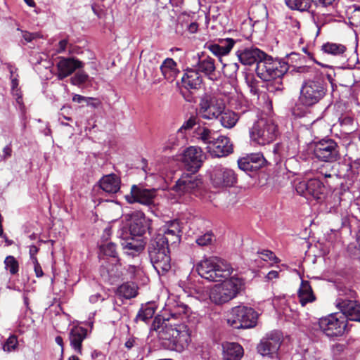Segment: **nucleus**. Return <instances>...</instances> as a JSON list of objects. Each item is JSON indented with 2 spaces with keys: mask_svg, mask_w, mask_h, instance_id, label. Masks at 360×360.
I'll return each mask as SVG.
<instances>
[{
  "mask_svg": "<svg viewBox=\"0 0 360 360\" xmlns=\"http://www.w3.org/2000/svg\"><path fill=\"white\" fill-rule=\"evenodd\" d=\"M238 68L239 66L236 63L225 64L223 67V73L226 77L230 79H235L238 70Z\"/></svg>",
  "mask_w": 360,
  "mask_h": 360,
  "instance_id": "nucleus-43",
  "label": "nucleus"
},
{
  "mask_svg": "<svg viewBox=\"0 0 360 360\" xmlns=\"http://www.w3.org/2000/svg\"><path fill=\"white\" fill-rule=\"evenodd\" d=\"M91 6L94 15H96L98 18H101L103 11L101 8V6L98 4L93 3L91 4Z\"/></svg>",
  "mask_w": 360,
  "mask_h": 360,
  "instance_id": "nucleus-54",
  "label": "nucleus"
},
{
  "mask_svg": "<svg viewBox=\"0 0 360 360\" xmlns=\"http://www.w3.org/2000/svg\"><path fill=\"white\" fill-rule=\"evenodd\" d=\"M176 65L177 63L172 58H167L162 65V70L167 71V74L178 75L179 70L175 68Z\"/></svg>",
  "mask_w": 360,
  "mask_h": 360,
  "instance_id": "nucleus-44",
  "label": "nucleus"
},
{
  "mask_svg": "<svg viewBox=\"0 0 360 360\" xmlns=\"http://www.w3.org/2000/svg\"><path fill=\"white\" fill-rule=\"evenodd\" d=\"M104 300L100 293L91 295L89 298V302L92 304L97 302L98 300L103 301Z\"/></svg>",
  "mask_w": 360,
  "mask_h": 360,
  "instance_id": "nucleus-59",
  "label": "nucleus"
},
{
  "mask_svg": "<svg viewBox=\"0 0 360 360\" xmlns=\"http://www.w3.org/2000/svg\"><path fill=\"white\" fill-rule=\"evenodd\" d=\"M226 320L233 328H249L256 325L257 314L250 307L237 306L229 312Z\"/></svg>",
  "mask_w": 360,
  "mask_h": 360,
  "instance_id": "nucleus-7",
  "label": "nucleus"
},
{
  "mask_svg": "<svg viewBox=\"0 0 360 360\" xmlns=\"http://www.w3.org/2000/svg\"><path fill=\"white\" fill-rule=\"evenodd\" d=\"M288 66L285 62L274 60L265 54L264 58L258 63L256 71L257 75L264 80L281 78L288 71Z\"/></svg>",
  "mask_w": 360,
  "mask_h": 360,
  "instance_id": "nucleus-8",
  "label": "nucleus"
},
{
  "mask_svg": "<svg viewBox=\"0 0 360 360\" xmlns=\"http://www.w3.org/2000/svg\"><path fill=\"white\" fill-rule=\"evenodd\" d=\"M200 115L206 120L218 119L226 108L223 98L216 96L205 94L200 101Z\"/></svg>",
  "mask_w": 360,
  "mask_h": 360,
  "instance_id": "nucleus-9",
  "label": "nucleus"
},
{
  "mask_svg": "<svg viewBox=\"0 0 360 360\" xmlns=\"http://www.w3.org/2000/svg\"><path fill=\"white\" fill-rule=\"evenodd\" d=\"M121 178L115 173L103 174L96 183L98 187L104 193L105 196L113 198L117 193H121Z\"/></svg>",
  "mask_w": 360,
  "mask_h": 360,
  "instance_id": "nucleus-14",
  "label": "nucleus"
},
{
  "mask_svg": "<svg viewBox=\"0 0 360 360\" xmlns=\"http://www.w3.org/2000/svg\"><path fill=\"white\" fill-rule=\"evenodd\" d=\"M157 195L155 188H146L141 185L134 184L130 193L124 195V198L129 204L139 203L148 206L154 205V199Z\"/></svg>",
  "mask_w": 360,
  "mask_h": 360,
  "instance_id": "nucleus-11",
  "label": "nucleus"
},
{
  "mask_svg": "<svg viewBox=\"0 0 360 360\" xmlns=\"http://www.w3.org/2000/svg\"><path fill=\"white\" fill-rule=\"evenodd\" d=\"M155 311V307L153 304L148 303L146 306L142 304L136 316L134 319L135 321L141 320L147 323L150 319L153 318Z\"/></svg>",
  "mask_w": 360,
  "mask_h": 360,
  "instance_id": "nucleus-33",
  "label": "nucleus"
},
{
  "mask_svg": "<svg viewBox=\"0 0 360 360\" xmlns=\"http://www.w3.org/2000/svg\"><path fill=\"white\" fill-rule=\"evenodd\" d=\"M335 306L347 320L360 322V304L356 301L338 298Z\"/></svg>",
  "mask_w": 360,
  "mask_h": 360,
  "instance_id": "nucleus-20",
  "label": "nucleus"
},
{
  "mask_svg": "<svg viewBox=\"0 0 360 360\" xmlns=\"http://www.w3.org/2000/svg\"><path fill=\"white\" fill-rule=\"evenodd\" d=\"M249 134L252 141L264 146L276 139L278 134V126L271 119L262 118L254 123Z\"/></svg>",
  "mask_w": 360,
  "mask_h": 360,
  "instance_id": "nucleus-4",
  "label": "nucleus"
},
{
  "mask_svg": "<svg viewBox=\"0 0 360 360\" xmlns=\"http://www.w3.org/2000/svg\"><path fill=\"white\" fill-rule=\"evenodd\" d=\"M321 331L330 338L343 336L349 331L347 320L338 313H333L319 319Z\"/></svg>",
  "mask_w": 360,
  "mask_h": 360,
  "instance_id": "nucleus-6",
  "label": "nucleus"
},
{
  "mask_svg": "<svg viewBox=\"0 0 360 360\" xmlns=\"http://www.w3.org/2000/svg\"><path fill=\"white\" fill-rule=\"evenodd\" d=\"M150 263L158 275H164L171 269V256L169 247L156 248L153 245L148 247Z\"/></svg>",
  "mask_w": 360,
  "mask_h": 360,
  "instance_id": "nucleus-10",
  "label": "nucleus"
},
{
  "mask_svg": "<svg viewBox=\"0 0 360 360\" xmlns=\"http://www.w3.org/2000/svg\"><path fill=\"white\" fill-rule=\"evenodd\" d=\"M99 250L104 255L112 258L115 264H120V258L117 252V245L115 243L108 242L101 244L99 246Z\"/></svg>",
  "mask_w": 360,
  "mask_h": 360,
  "instance_id": "nucleus-32",
  "label": "nucleus"
},
{
  "mask_svg": "<svg viewBox=\"0 0 360 360\" xmlns=\"http://www.w3.org/2000/svg\"><path fill=\"white\" fill-rule=\"evenodd\" d=\"M208 152L213 157L220 158L233 152V146L229 137L218 136L207 146Z\"/></svg>",
  "mask_w": 360,
  "mask_h": 360,
  "instance_id": "nucleus-21",
  "label": "nucleus"
},
{
  "mask_svg": "<svg viewBox=\"0 0 360 360\" xmlns=\"http://www.w3.org/2000/svg\"><path fill=\"white\" fill-rule=\"evenodd\" d=\"M20 31L22 32V38L27 43L32 42L33 40H34L36 39H39V38L42 37L41 34L38 32H30L27 30H20Z\"/></svg>",
  "mask_w": 360,
  "mask_h": 360,
  "instance_id": "nucleus-50",
  "label": "nucleus"
},
{
  "mask_svg": "<svg viewBox=\"0 0 360 360\" xmlns=\"http://www.w3.org/2000/svg\"><path fill=\"white\" fill-rule=\"evenodd\" d=\"M281 344V335L278 332L267 334L257 346L258 352L262 356L276 354Z\"/></svg>",
  "mask_w": 360,
  "mask_h": 360,
  "instance_id": "nucleus-19",
  "label": "nucleus"
},
{
  "mask_svg": "<svg viewBox=\"0 0 360 360\" xmlns=\"http://www.w3.org/2000/svg\"><path fill=\"white\" fill-rule=\"evenodd\" d=\"M176 243L175 240L172 241L168 237L165 236L164 233H157L152 236L148 247H152L153 245L155 248H165L169 247V243Z\"/></svg>",
  "mask_w": 360,
  "mask_h": 360,
  "instance_id": "nucleus-34",
  "label": "nucleus"
},
{
  "mask_svg": "<svg viewBox=\"0 0 360 360\" xmlns=\"http://www.w3.org/2000/svg\"><path fill=\"white\" fill-rule=\"evenodd\" d=\"M202 151L200 147L191 146L184 150L181 162L185 169L195 174L202 165Z\"/></svg>",
  "mask_w": 360,
  "mask_h": 360,
  "instance_id": "nucleus-16",
  "label": "nucleus"
},
{
  "mask_svg": "<svg viewBox=\"0 0 360 360\" xmlns=\"http://www.w3.org/2000/svg\"><path fill=\"white\" fill-rule=\"evenodd\" d=\"M198 135V138L207 146H210L212 141L216 138L214 131L206 127L199 128Z\"/></svg>",
  "mask_w": 360,
  "mask_h": 360,
  "instance_id": "nucleus-40",
  "label": "nucleus"
},
{
  "mask_svg": "<svg viewBox=\"0 0 360 360\" xmlns=\"http://www.w3.org/2000/svg\"><path fill=\"white\" fill-rule=\"evenodd\" d=\"M261 259L264 261H273L274 263L278 262V259L275 256L273 252L270 250H263L260 252Z\"/></svg>",
  "mask_w": 360,
  "mask_h": 360,
  "instance_id": "nucleus-51",
  "label": "nucleus"
},
{
  "mask_svg": "<svg viewBox=\"0 0 360 360\" xmlns=\"http://www.w3.org/2000/svg\"><path fill=\"white\" fill-rule=\"evenodd\" d=\"M347 13L352 25L355 27L360 25V7L354 5L347 9Z\"/></svg>",
  "mask_w": 360,
  "mask_h": 360,
  "instance_id": "nucleus-39",
  "label": "nucleus"
},
{
  "mask_svg": "<svg viewBox=\"0 0 360 360\" xmlns=\"http://www.w3.org/2000/svg\"><path fill=\"white\" fill-rule=\"evenodd\" d=\"M181 321L184 324H187L181 326V349L186 346L188 347L191 342V333L193 330L197 319L195 314L192 312L190 308L186 305L181 304Z\"/></svg>",
  "mask_w": 360,
  "mask_h": 360,
  "instance_id": "nucleus-15",
  "label": "nucleus"
},
{
  "mask_svg": "<svg viewBox=\"0 0 360 360\" xmlns=\"http://www.w3.org/2000/svg\"><path fill=\"white\" fill-rule=\"evenodd\" d=\"M335 0H311V3L314 2V4L317 6L326 7L331 5Z\"/></svg>",
  "mask_w": 360,
  "mask_h": 360,
  "instance_id": "nucleus-57",
  "label": "nucleus"
},
{
  "mask_svg": "<svg viewBox=\"0 0 360 360\" xmlns=\"http://www.w3.org/2000/svg\"><path fill=\"white\" fill-rule=\"evenodd\" d=\"M221 124L227 129L233 128L239 120V116L235 112L230 110H224L219 116Z\"/></svg>",
  "mask_w": 360,
  "mask_h": 360,
  "instance_id": "nucleus-31",
  "label": "nucleus"
},
{
  "mask_svg": "<svg viewBox=\"0 0 360 360\" xmlns=\"http://www.w3.org/2000/svg\"><path fill=\"white\" fill-rule=\"evenodd\" d=\"M5 268L11 274L15 275L19 271V263L12 255H8L4 260Z\"/></svg>",
  "mask_w": 360,
  "mask_h": 360,
  "instance_id": "nucleus-41",
  "label": "nucleus"
},
{
  "mask_svg": "<svg viewBox=\"0 0 360 360\" xmlns=\"http://www.w3.org/2000/svg\"><path fill=\"white\" fill-rule=\"evenodd\" d=\"M158 233H164L165 236L168 237L172 241L175 240L176 243H180V232L178 229H172L164 227Z\"/></svg>",
  "mask_w": 360,
  "mask_h": 360,
  "instance_id": "nucleus-46",
  "label": "nucleus"
},
{
  "mask_svg": "<svg viewBox=\"0 0 360 360\" xmlns=\"http://www.w3.org/2000/svg\"><path fill=\"white\" fill-rule=\"evenodd\" d=\"M285 4L291 9L307 11L311 6V0H285Z\"/></svg>",
  "mask_w": 360,
  "mask_h": 360,
  "instance_id": "nucleus-38",
  "label": "nucleus"
},
{
  "mask_svg": "<svg viewBox=\"0 0 360 360\" xmlns=\"http://www.w3.org/2000/svg\"><path fill=\"white\" fill-rule=\"evenodd\" d=\"M89 78V76L87 73L84 71H78L70 77V82L74 86H80L85 84Z\"/></svg>",
  "mask_w": 360,
  "mask_h": 360,
  "instance_id": "nucleus-42",
  "label": "nucleus"
},
{
  "mask_svg": "<svg viewBox=\"0 0 360 360\" xmlns=\"http://www.w3.org/2000/svg\"><path fill=\"white\" fill-rule=\"evenodd\" d=\"M245 81L248 88L250 89V93L253 95H258L259 94V82H257L253 76H247Z\"/></svg>",
  "mask_w": 360,
  "mask_h": 360,
  "instance_id": "nucleus-48",
  "label": "nucleus"
},
{
  "mask_svg": "<svg viewBox=\"0 0 360 360\" xmlns=\"http://www.w3.org/2000/svg\"><path fill=\"white\" fill-rule=\"evenodd\" d=\"M340 122L342 126L349 125L353 123V119L350 117H344L340 118Z\"/></svg>",
  "mask_w": 360,
  "mask_h": 360,
  "instance_id": "nucleus-60",
  "label": "nucleus"
},
{
  "mask_svg": "<svg viewBox=\"0 0 360 360\" xmlns=\"http://www.w3.org/2000/svg\"><path fill=\"white\" fill-rule=\"evenodd\" d=\"M91 98L90 97H86V96H82L79 94H74L72 96V101L78 103H82L83 102L86 103V101H91Z\"/></svg>",
  "mask_w": 360,
  "mask_h": 360,
  "instance_id": "nucleus-56",
  "label": "nucleus"
},
{
  "mask_svg": "<svg viewBox=\"0 0 360 360\" xmlns=\"http://www.w3.org/2000/svg\"><path fill=\"white\" fill-rule=\"evenodd\" d=\"M193 174H183L181 175V191L193 192L200 187L202 181L196 175Z\"/></svg>",
  "mask_w": 360,
  "mask_h": 360,
  "instance_id": "nucleus-30",
  "label": "nucleus"
},
{
  "mask_svg": "<svg viewBox=\"0 0 360 360\" xmlns=\"http://www.w3.org/2000/svg\"><path fill=\"white\" fill-rule=\"evenodd\" d=\"M120 239L124 253L132 257L139 255L144 250L146 245V240L144 238L132 237Z\"/></svg>",
  "mask_w": 360,
  "mask_h": 360,
  "instance_id": "nucleus-22",
  "label": "nucleus"
},
{
  "mask_svg": "<svg viewBox=\"0 0 360 360\" xmlns=\"http://www.w3.org/2000/svg\"><path fill=\"white\" fill-rule=\"evenodd\" d=\"M297 193L309 199L321 200L324 198L326 188L323 184L317 179H311L300 181L295 187Z\"/></svg>",
  "mask_w": 360,
  "mask_h": 360,
  "instance_id": "nucleus-13",
  "label": "nucleus"
},
{
  "mask_svg": "<svg viewBox=\"0 0 360 360\" xmlns=\"http://www.w3.org/2000/svg\"><path fill=\"white\" fill-rule=\"evenodd\" d=\"M187 27L189 32L195 33L198 31V25L196 22H193L188 25Z\"/></svg>",
  "mask_w": 360,
  "mask_h": 360,
  "instance_id": "nucleus-62",
  "label": "nucleus"
},
{
  "mask_svg": "<svg viewBox=\"0 0 360 360\" xmlns=\"http://www.w3.org/2000/svg\"><path fill=\"white\" fill-rule=\"evenodd\" d=\"M314 155L319 160L333 162L339 158L338 143L333 139H321L315 143Z\"/></svg>",
  "mask_w": 360,
  "mask_h": 360,
  "instance_id": "nucleus-12",
  "label": "nucleus"
},
{
  "mask_svg": "<svg viewBox=\"0 0 360 360\" xmlns=\"http://www.w3.org/2000/svg\"><path fill=\"white\" fill-rule=\"evenodd\" d=\"M91 101H86V104L87 106L92 107L94 108H97L101 105V101L96 98L90 97Z\"/></svg>",
  "mask_w": 360,
  "mask_h": 360,
  "instance_id": "nucleus-58",
  "label": "nucleus"
},
{
  "mask_svg": "<svg viewBox=\"0 0 360 360\" xmlns=\"http://www.w3.org/2000/svg\"><path fill=\"white\" fill-rule=\"evenodd\" d=\"M198 118L196 115H191L181 125V129L188 130L198 124Z\"/></svg>",
  "mask_w": 360,
  "mask_h": 360,
  "instance_id": "nucleus-49",
  "label": "nucleus"
},
{
  "mask_svg": "<svg viewBox=\"0 0 360 360\" xmlns=\"http://www.w3.org/2000/svg\"><path fill=\"white\" fill-rule=\"evenodd\" d=\"M198 69L206 75H212L215 70L214 59L207 57L200 60L198 63Z\"/></svg>",
  "mask_w": 360,
  "mask_h": 360,
  "instance_id": "nucleus-37",
  "label": "nucleus"
},
{
  "mask_svg": "<svg viewBox=\"0 0 360 360\" xmlns=\"http://www.w3.org/2000/svg\"><path fill=\"white\" fill-rule=\"evenodd\" d=\"M322 50L333 56H341L345 52L346 47L340 44L328 42L322 46Z\"/></svg>",
  "mask_w": 360,
  "mask_h": 360,
  "instance_id": "nucleus-36",
  "label": "nucleus"
},
{
  "mask_svg": "<svg viewBox=\"0 0 360 360\" xmlns=\"http://www.w3.org/2000/svg\"><path fill=\"white\" fill-rule=\"evenodd\" d=\"M117 292L120 296L127 300L134 298L137 295V290L134 284L128 282L121 284L117 288Z\"/></svg>",
  "mask_w": 360,
  "mask_h": 360,
  "instance_id": "nucleus-35",
  "label": "nucleus"
},
{
  "mask_svg": "<svg viewBox=\"0 0 360 360\" xmlns=\"http://www.w3.org/2000/svg\"><path fill=\"white\" fill-rule=\"evenodd\" d=\"M265 53L257 48H245L238 50L236 55L240 62L244 65H252L254 63H260L265 56Z\"/></svg>",
  "mask_w": 360,
  "mask_h": 360,
  "instance_id": "nucleus-23",
  "label": "nucleus"
},
{
  "mask_svg": "<svg viewBox=\"0 0 360 360\" xmlns=\"http://www.w3.org/2000/svg\"><path fill=\"white\" fill-rule=\"evenodd\" d=\"M11 89H14L16 88H19V80H18V75L16 74L15 77H12L11 79Z\"/></svg>",
  "mask_w": 360,
  "mask_h": 360,
  "instance_id": "nucleus-61",
  "label": "nucleus"
},
{
  "mask_svg": "<svg viewBox=\"0 0 360 360\" xmlns=\"http://www.w3.org/2000/svg\"><path fill=\"white\" fill-rule=\"evenodd\" d=\"M57 63L58 79L63 80L72 75L76 70L83 68L84 63L76 57H60Z\"/></svg>",
  "mask_w": 360,
  "mask_h": 360,
  "instance_id": "nucleus-18",
  "label": "nucleus"
},
{
  "mask_svg": "<svg viewBox=\"0 0 360 360\" xmlns=\"http://www.w3.org/2000/svg\"><path fill=\"white\" fill-rule=\"evenodd\" d=\"M214 237L212 233L207 232L195 238V243L200 246H207L212 243Z\"/></svg>",
  "mask_w": 360,
  "mask_h": 360,
  "instance_id": "nucleus-45",
  "label": "nucleus"
},
{
  "mask_svg": "<svg viewBox=\"0 0 360 360\" xmlns=\"http://www.w3.org/2000/svg\"><path fill=\"white\" fill-rule=\"evenodd\" d=\"M12 155V148L11 144L9 143L6 145L2 150V155H1L0 158L1 160H6L8 158H11Z\"/></svg>",
  "mask_w": 360,
  "mask_h": 360,
  "instance_id": "nucleus-52",
  "label": "nucleus"
},
{
  "mask_svg": "<svg viewBox=\"0 0 360 360\" xmlns=\"http://www.w3.org/2000/svg\"><path fill=\"white\" fill-rule=\"evenodd\" d=\"M165 227L172 229H178V231L180 232V219L176 217L174 220L168 221L166 223Z\"/></svg>",
  "mask_w": 360,
  "mask_h": 360,
  "instance_id": "nucleus-53",
  "label": "nucleus"
},
{
  "mask_svg": "<svg viewBox=\"0 0 360 360\" xmlns=\"http://www.w3.org/2000/svg\"><path fill=\"white\" fill-rule=\"evenodd\" d=\"M201 78L198 72L193 69L186 70L181 77V83L186 89L195 90L201 84Z\"/></svg>",
  "mask_w": 360,
  "mask_h": 360,
  "instance_id": "nucleus-26",
  "label": "nucleus"
},
{
  "mask_svg": "<svg viewBox=\"0 0 360 360\" xmlns=\"http://www.w3.org/2000/svg\"><path fill=\"white\" fill-rule=\"evenodd\" d=\"M86 335L87 330L84 327H73L69 333L70 345L79 354H82V342Z\"/></svg>",
  "mask_w": 360,
  "mask_h": 360,
  "instance_id": "nucleus-25",
  "label": "nucleus"
},
{
  "mask_svg": "<svg viewBox=\"0 0 360 360\" xmlns=\"http://www.w3.org/2000/svg\"><path fill=\"white\" fill-rule=\"evenodd\" d=\"M18 341L15 335H10L3 345V349L5 352H11L17 348Z\"/></svg>",
  "mask_w": 360,
  "mask_h": 360,
  "instance_id": "nucleus-47",
  "label": "nucleus"
},
{
  "mask_svg": "<svg viewBox=\"0 0 360 360\" xmlns=\"http://www.w3.org/2000/svg\"><path fill=\"white\" fill-rule=\"evenodd\" d=\"M39 251V248L35 245H31L30 246L29 254L30 255H36Z\"/></svg>",
  "mask_w": 360,
  "mask_h": 360,
  "instance_id": "nucleus-64",
  "label": "nucleus"
},
{
  "mask_svg": "<svg viewBox=\"0 0 360 360\" xmlns=\"http://www.w3.org/2000/svg\"><path fill=\"white\" fill-rule=\"evenodd\" d=\"M170 317L165 318L158 314L155 316L150 327V333L153 331H158V338L162 340V345L167 349L179 352L180 347V323H169Z\"/></svg>",
  "mask_w": 360,
  "mask_h": 360,
  "instance_id": "nucleus-3",
  "label": "nucleus"
},
{
  "mask_svg": "<svg viewBox=\"0 0 360 360\" xmlns=\"http://www.w3.org/2000/svg\"><path fill=\"white\" fill-rule=\"evenodd\" d=\"M34 270L35 272V275L37 278H40L44 275V272L40 264L38 265H35V266H34Z\"/></svg>",
  "mask_w": 360,
  "mask_h": 360,
  "instance_id": "nucleus-63",
  "label": "nucleus"
},
{
  "mask_svg": "<svg viewBox=\"0 0 360 360\" xmlns=\"http://www.w3.org/2000/svg\"><path fill=\"white\" fill-rule=\"evenodd\" d=\"M152 219L147 217L141 210L130 211L123 214L122 223L117 236L120 238L136 237L146 240V233L152 234Z\"/></svg>",
  "mask_w": 360,
  "mask_h": 360,
  "instance_id": "nucleus-2",
  "label": "nucleus"
},
{
  "mask_svg": "<svg viewBox=\"0 0 360 360\" xmlns=\"http://www.w3.org/2000/svg\"><path fill=\"white\" fill-rule=\"evenodd\" d=\"M210 178L214 186L218 188L232 186L237 180L236 175L232 169L221 166L214 168Z\"/></svg>",
  "mask_w": 360,
  "mask_h": 360,
  "instance_id": "nucleus-17",
  "label": "nucleus"
},
{
  "mask_svg": "<svg viewBox=\"0 0 360 360\" xmlns=\"http://www.w3.org/2000/svg\"><path fill=\"white\" fill-rule=\"evenodd\" d=\"M298 297L302 307L305 306L307 303L313 302L316 300L309 281H302L298 290Z\"/></svg>",
  "mask_w": 360,
  "mask_h": 360,
  "instance_id": "nucleus-29",
  "label": "nucleus"
},
{
  "mask_svg": "<svg viewBox=\"0 0 360 360\" xmlns=\"http://www.w3.org/2000/svg\"><path fill=\"white\" fill-rule=\"evenodd\" d=\"M68 44V39H63L59 41L56 52L61 53L66 50L67 45Z\"/></svg>",
  "mask_w": 360,
  "mask_h": 360,
  "instance_id": "nucleus-55",
  "label": "nucleus"
},
{
  "mask_svg": "<svg viewBox=\"0 0 360 360\" xmlns=\"http://www.w3.org/2000/svg\"><path fill=\"white\" fill-rule=\"evenodd\" d=\"M264 158L262 154L252 153L248 154L238 160V165L240 169L245 172L256 171L262 167L264 164Z\"/></svg>",
  "mask_w": 360,
  "mask_h": 360,
  "instance_id": "nucleus-24",
  "label": "nucleus"
},
{
  "mask_svg": "<svg viewBox=\"0 0 360 360\" xmlns=\"http://www.w3.org/2000/svg\"><path fill=\"white\" fill-rule=\"evenodd\" d=\"M243 355V349L238 343L226 342L223 345L224 360H240Z\"/></svg>",
  "mask_w": 360,
  "mask_h": 360,
  "instance_id": "nucleus-27",
  "label": "nucleus"
},
{
  "mask_svg": "<svg viewBox=\"0 0 360 360\" xmlns=\"http://www.w3.org/2000/svg\"><path fill=\"white\" fill-rule=\"evenodd\" d=\"M235 41L231 38L221 39L219 44H213L208 46V49L217 56H225L228 54L233 45Z\"/></svg>",
  "mask_w": 360,
  "mask_h": 360,
  "instance_id": "nucleus-28",
  "label": "nucleus"
},
{
  "mask_svg": "<svg viewBox=\"0 0 360 360\" xmlns=\"http://www.w3.org/2000/svg\"><path fill=\"white\" fill-rule=\"evenodd\" d=\"M198 274L203 278L213 282L224 281L214 285L210 292V300L216 304H222L236 297L243 281L232 276L233 271L231 264L218 257H210L202 259L196 266Z\"/></svg>",
  "mask_w": 360,
  "mask_h": 360,
  "instance_id": "nucleus-1",
  "label": "nucleus"
},
{
  "mask_svg": "<svg viewBox=\"0 0 360 360\" xmlns=\"http://www.w3.org/2000/svg\"><path fill=\"white\" fill-rule=\"evenodd\" d=\"M326 86L320 78L306 80L301 86L299 102L304 106L315 105L326 94Z\"/></svg>",
  "mask_w": 360,
  "mask_h": 360,
  "instance_id": "nucleus-5",
  "label": "nucleus"
}]
</instances>
